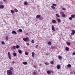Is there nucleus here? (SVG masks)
<instances>
[{
    "mask_svg": "<svg viewBox=\"0 0 75 75\" xmlns=\"http://www.w3.org/2000/svg\"><path fill=\"white\" fill-rule=\"evenodd\" d=\"M66 50L67 51H68L69 50V49L68 47H66Z\"/></svg>",
    "mask_w": 75,
    "mask_h": 75,
    "instance_id": "obj_19",
    "label": "nucleus"
},
{
    "mask_svg": "<svg viewBox=\"0 0 75 75\" xmlns=\"http://www.w3.org/2000/svg\"><path fill=\"white\" fill-rule=\"evenodd\" d=\"M50 63L52 65V64H54V62L51 61L50 62Z\"/></svg>",
    "mask_w": 75,
    "mask_h": 75,
    "instance_id": "obj_41",
    "label": "nucleus"
},
{
    "mask_svg": "<svg viewBox=\"0 0 75 75\" xmlns=\"http://www.w3.org/2000/svg\"><path fill=\"white\" fill-rule=\"evenodd\" d=\"M26 45L28 46L30 45V44L29 43H26Z\"/></svg>",
    "mask_w": 75,
    "mask_h": 75,
    "instance_id": "obj_43",
    "label": "nucleus"
},
{
    "mask_svg": "<svg viewBox=\"0 0 75 75\" xmlns=\"http://www.w3.org/2000/svg\"><path fill=\"white\" fill-rule=\"evenodd\" d=\"M41 17V15H38L36 16V18H40V17Z\"/></svg>",
    "mask_w": 75,
    "mask_h": 75,
    "instance_id": "obj_10",
    "label": "nucleus"
},
{
    "mask_svg": "<svg viewBox=\"0 0 75 75\" xmlns=\"http://www.w3.org/2000/svg\"><path fill=\"white\" fill-rule=\"evenodd\" d=\"M23 40L24 41H29L30 40V39L28 38V37H26V38H23Z\"/></svg>",
    "mask_w": 75,
    "mask_h": 75,
    "instance_id": "obj_4",
    "label": "nucleus"
},
{
    "mask_svg": "<svg viewBox=\"0 0 75 75\" xmlns=\"http://www.w3.org/2000/svg\"><path fill=\"white\" fill-rule=\"evenodd\" d=\"M31 43H34V40H32L31 41Z\"/></svg>",
    "mask_w": 75,
    "mask_h": 75,
    "instance_id": "obj_42",
    "label": "nucleus"
},
{
    "mask_svg": "<svg viewBox=\"0 0 75 75\" xmlns=\"http://www.w3.org/2000/svg\"><path fill=\"white\" fill-rule=\"evenodd\" d=\"M52 29L53 31H55V27H54V26L52 25Z\"/></svg>",
    "mask_w": 75,
    "mask_h": 75,
    "instance_id": "obj_6",
    "label": "nucleus"
},
{
    "mask_svg": "<svg viewBox=\"0 0 75 75\" xmlns=\"http://www.w3.org/2000/svg\"><path fill=\"white\" fill-rule=\"evenodd\" d=\"M15 63V62H14V61H13L12 62V64H14Z\"/></svg>",
    "mask_w": 75,
    "mask_h": 75,
    "instance_id": "obj_50",
    "label": "nucleus"
},
{
    "mask_svg": "<svg viewBox=\"0 0 75 75\" xmlns=\"http://www.w3.org/2000/svg\"><path fill=\"white\" fill-rule=\"evenodd\" d=\"M69 20H72V18L71 17H70L69 18Z\"/></svg>",
    "mask_w": 75,
    "mask_h": 75,
    "instance_id": "obj_36",
    "label": "nucleus"
},
{
    "mask_svg": "<svg viewBox=\"0 0 75 75\" xmlns=\"http://www.w3.org/2000/svg\"><path fill=\"white\" fill-rule=\"evenodd\" d=\"M13 55L14 57H16L17 56V53H14L13 54Z\"/></svg>",
    "mask_w": 75,
    "mask_h": 75,
    "instance_id": "obj_23",
    "label": "nucleus"
},
{
    "mask_svg": "<svg viewBox=\"0 0 75 75\" xmlns=\"http://www.w3.org/2000/svg\"><path fill=\"white\" fill-rule=\"evenodd\" d=\"M45 65H49V64L47 62H46L45 63Z\"/></svg>",
    "mask_w": 75,
    "mask_h": 75,
    "instance_id": "obj_37",
    "label": "nucleus"
},
{
    "mask_svg": "<svg viewBox=\"0 0 75 75\" xmlns=\"http://www.w3.org/2000/svg\"><path fill=\"white\" fill-rule=\"evenodd\" d=\"M47 44H48V45H51V42L50 41H49L47 42Z\"/></svg>",
    "mask_w": 75,
    "mask_h": 75,
    "instance_id": "obj_18",
    "label": "nucleus"
},
{
    "mask_svg": "<svg viewBox=\"0 0 75 75\" xmlns=\"http://www.w3.org/2000/svg\"><path fill=\"white\" fill-rule=\"evenodd\" d=\"M33 67H34V68H36V66H34Z\"/></svg>",
    "mask_w": 75,
    "mask_h": 75,
    "instance_id": "obj_52",
    "label": "nucleus"
},
{
    "mask_svg": "<svg viewBox=\"0 0 75 75\" xmlns=\"http://www.w3.org/2000/svg\"><path fill=\"white\" fill-rule=\"evenodd\" d=\"M22 30H21V29H19V30H18V31L19 32H22Z\"/></svg>",
    "mask_w": 75,
    "mask_h": 75,
    "instance_id": "obj_38",
    "label": "nucleus"
},
{
    "mask_svg": "<svg viewBox=\"0 0 75 75\" xmlns=\"http://www.w3.org/2000/svg\"><path fill=\"white\" fill-rule=\"evenodd\" d=\"M33 8H35V7H34Z\"/></svg>",
    "mask_w": 75,
    "mask_h": 75,
    "instance_id": "obj_55",
    "label": "nucleus"
},
{
    "mask_svg": "<svg viewBox=\"0 0 75 75\" xmlns=\"http://www.w3.org/2000/svg\"><path fill=\"white\" fill-rule=\"evenodd\" d=\"M74 74H75V72L74 73Z\"/></svg>",
    "mask_w": 75,
    "mask_h": 75,
    "instance_id": "obj_57",
    "label": "nucleus"
},
{
    "mask_svg": "<svg viewBox=\"0 0 75 75\" xmlns=\"http://www.w3.org/2000/svg\"><path fill=\"white\" fill-rule=\"evenodd\" d=\"M37 73L35 71H34L33 73V74L34 75H37Z\"/></svg>",
    "mask_w": 75,
    "mask_h": 75,
    "instance_id": "obj_30",
    "label": "nucleus"
},
{
    "mask_svg": "<svg viewBox=\"0 0 75 75\" xmlns=\"http://www.w3.org/2000/svg\"><path fill=\"white\" fill-rule=\"evenodd\" d=\"M1 43L2 44H3L4 45V44H5V43L4 42V41L2 42Z\"/></svg>",
    "mask_w": 75,
    "mask_h": 75,
    "instance_id": "obj_39",
    "label": "nucleus"
},
{
    "mask_svg": "<svg viewBox=\"0 0 75 75\" xmlns=\"http://www.w3.org/2000/svg\"><path fill=\"white\" fill-rule=\"evenodd\" d=\"M3 0V1H4L5 3H6V2H7L6 0Z\"/></svg>",
    "mask_w": 75,
    "mask_h": 75,
    "instance_id": "obj_46",
    "label": "nucleus"
},
{
    "mask_svg": "<svg viewBox=\"0 0 75 75\" xmlns=\"http://www.w3.org/2000/svg\"><path fill=\"white\" fill-rule=\"evenodd\" d=\"M51 7L52 8L53 10H54V9L55 8V7L53 6H51Z\"/></svg>",
    "mask_w": 75,
    "mask_h": 75,
    "instance_id": "obj_28",
    "label": "nucleus"
},
{
    "mask_svg": "<svg viewBox=\"0 0 75 75\" xmlns=\"http://www.w3.org/2000/svg\"><path fill=\"white\" fill-rule=\"evenodd\" d=\"M24 4L25 6H27L28 4V2L27 1H25Z\"/></svg>",
    "mask_w": 75,
    "mask_h": 75,
    "instance_id": "obj_11",
    "label": "nucleus"
},
{
    "mask_svg": "<svg viewBox=\"0 0 75 75\" xmlns=\"http://www.w3.org/2000/svg\"><path fill=\"white\" fill-rule=\"evenodd\" d=\"M71 39H72V37H71Z\"/></svg>",
    "mask_w": 75,
    "mask_h": 75,
    "instance_id": "obj_56",
    "label": "nucleus"
},
{
    "mask_svg": "<svg viewBox=\"0 0 75 75\" xmlns=\"http://www.w3.org/2000/svg\"><path fill=\"white\" fill-rule=\"evenodd\" d=\"M7 73L8 75H11L12 74V71L10 70H8L7 71Z\"/></svg>",
    "mask_w": 75,
    "mask_h": 75,
    "instance_id": "obj_1",
    "label": "nucleus"
},
{
    "mask_svg": "<svg viewBox=\"0 0 75 75\" xmlns=\"http://www.w3.org/2000/svg\"><path fill=\"white\" fill-rule=\"evenodd\" d=\"M20 47H19V46L18 45H17L16 47V48H17V49H18Z\"/></svg>",
    "mask_w": 75,
    "mask_h": 75,
    "instance_id": "obj_33",
    "label": "nucleus"
},
{
    "mask_svg": "<svg viewBox=\"0 0 75 75\" xmlns=\"http://www.w3.org/2000/svg\"><path fill=\"white\" fill-rule=\"evenodd\" d=\"M8 58L9 59L11 60V54L9 52H8Z\"/></svg>",
    "mask_w": 75,
    "mask_h": 75,
    "instance_id": "obj_2",
    "label": "nucleus"
},
{
    "mask_svg": "<svg viewBox=\"0 0 75 75\" xmlns=\"http://www.w3.org/2000/svg\"><path fill=\"white\" fill-rule=\"evenodd\" d=\"M56 16L57 17H60V16H59V15L58 14H56Z\"/></svg>",
    "mask_w": 75,
    "mask_h": 75,
    "instance_id": "obj_32",
    "label": "nucleus"
},
{
    "mask_svg": "<svg viewBox=\"0 0 75 75\" xmlns=\"http://www.w3.org/2000/svg\"><path fill=\"white\" fill-rule=\"evenodd\" d=\"M57 68L58 69H59L61 68V66H60V65H58L57 66Z\"/></svg>",
    "mask_w": 75,
    "mask_h": 75,
    "instance_id": "obj_7",
    "label": "nucleus"
},
{
    "mask_svg": "<svg viewBox=\"0 0 75 75\" xmlns=\"http://www.w3.org/2000/svg\"><path fill=\"white\" fill-rule=\"evenodd\" d=\"M47 74H51V71H50V70H48L47 72Z\"/></svg>",
    "mask_w": 75,
    "mask_h": 75,
    "instance_id": "obj_20",
    "label": "nucleus"
},
{
    "mask_svg": "<svg viewBox=\"0 0 75 75\" xmlns=\"http://www.w3.org/2000/svg\"><path fill=\"white\" fill-rule=\"evenodd\" d=\"M52 6H57V5L55 4H53Z\"/></svg>",
    "mask_w": 75,
    "mask_h": 75,
    "instance_id": "obj_35",
    "label": "nucleus"
},
{
    "mask_svg": "<svg viewBox=\"0 0 75 75\" xmlns=\"http://www.w3.org/2000/svg\"><path fill=\"white\" fill-rule=\"evenodd\" d=\"M4 5L0 6V8H4Z\"/></svg>",
    "mask_w": 75,
    "mask_h": 75,
    "instance_id": "obj_14",
    "label": "nucleus"
},
{
    "mask_svg": "<svg viewBox=\"0 0 75 75\" xmlns=\"http://www.w3.org/2000/svg\"><path fill=\"white\" fill-rule=\"evenodd\" d=\"M62 10L65 11V10L66 9H65V8H63L62 9Z\"/></svg>",
    "mask_w": 75,
    "mask_h": 75,
    "instance_id": "obj_48",
    "label": "nucleus"
},
{
    "mask_svg": "<svg viewBox=\"0 0 75 75\" xmlns=\"http://www.w3.org/2000/svg\"><path fill=\"white\" fill-rule=\"evenodd\" d=\"M60 13L63 17H65V16H66L65 15V14L64 13H63V12H60Z\"/></svg>",
    "mask_w": 75,
    "mask_h": 75,
    "instance_id": "obj_3",
    "label": "nucleus"
},
{
    "mask_svg": "<svg viewBox=\"0 0 75 75\" xmlns=\"http://www.w3.org/2000/svg\"><path fill=\"white\" fill-rule=\"evenodd\" d=\"M23 64L24 65H27V62H23Z\"/></svg>",
    "mask_w": 75,
    "mask_h": 75,
    "instance_id": "obj_17",
    "label": "nucleus"
},
{
    "mask_svg": "<svg viewBox=\"0 0 75 75\" xmlns=\"http://www.w3.org/2000/svg\"><path fill=\"white\" fill-rule=\"evenodd\" d=\"M71 18H74L75 17V14H72L71 15Z\"/></svg>",
    "mask_w": 75,
    "mask_h": 75,
    "instance_id": "obj_13",
    "label": "nucleus"
},
{
    "mask_svg": "<svg viewBox=\"0 0 75 75\" xmlns=\"http://www.w3.org/2000/svg\"><path fill=\"white\" fill-rule=\"evenodd\" d=\"M9 69H10V71H13V69H14V68L13 67H11Z\"/></svg>",
    "mask_w": 75,
    "mask_h": 75,
    "instance_id": "obj_16",
    "label": "nucleus"
},
{
    "mask_svg": "<svg viewBox=\"0 0 75 75\" xmlns=\"http://www.w3.org/2000/svg\"><path fill=\"white\" fill-rule=\"evenodd\" d=\"M73 55H75V52H73Z\"/></svg>",
    "mask_w": 75,
    "mask_h": 75,
    "instance_id": "obj_51",
    "label": "nucleus"
},
{
    "mask_svg": "<svg viewBox=\"0 0 75 75\" xmlns=\"http://www.w3.org/2000/svg\"><path fill=\"white\" fill-rule=\"evenodd\" d=\"M57 21L58 23H61V20H60L58 18Z\"/></svg>",
    "mask_w": 75,
    "mask_h": 75,
    "instance_id": "obj_27",
    "label": "nucleus"
},
{
    "mask_svg": "<svg viewBox=\"0 0 75 75\" xmlns=\"http://www.w3.org/2000/svg\"><path fill=\"white\" fill-rule=\"evenodd\" d=\"M25 54L26 55H28V52H25Z\"/></svg>",
    "mask_w": 75,
    "mask_h": 75,
    "instance_id": "obj_29",
    "label": "nucleus"
},
{
    "mask_svg": "<svg viewBox=\"0 0 75 75\" xmlns=\"http://www.w3.org/2000/svg\"><path fill=\"white\" fill-rule=\"evenodd\" d=\"M40 18L41 20H42V17L41 16Z\"/></svg>",
    "mask_w": 75,
    "mask_h": 75,
    "instance_id": "obj_47",
    "label": "nucleus"
},
{
    "mask_svg": "<svg viewBox=\"0 0 75 75\" xmlns=\"http://www.w3.org/2000/svg\"><path fill=\"white\" fill-rule=\"evenodd\" d=\"M18 52L19 53L21 54L23 53V52H22V51L21 50H18Z\"/></svg>",
    "mask_w": 75,
    "mask_h": 75,
    "instance_id": "obj_12",
    "label": "nucleus"
},
{
    "mask_svg": "<svg viewBox=\"0 0 75 75\" xmlns=\"http://www.w3.org/2000/svg\"><path fill=\"white\" fill-rule=\"evenodd\" d=\"M0 4L1 5L3 4V3L1 2H0Z\"/></svg>",
    "mask_w": 75,
    "mask_h": 75,
    "instance_id": "obj_44",
    "label": "nucleus"
},
{
    "mask_svg": "<svg viewBox=\"0 0 75 75\" xmlns=\"http://www.w3.org/2000/svg\"><path fill=\"white\" fill-rule=\"evenodd\" d=\"M38 45H37L35 46L36 48H38Z\"/></svg>",
    "mask_w": 75,
    "mask_h": 75,
    "instance_id": "obj_45",
    "label": "nucleus"
},
{
    "mask_svg": "<svg viewBox=\"0 0 75 75\" xmlns=\"http://www.w3.org/2000/svg\"><path fill=\"white\" fill-rule=\"evenodd\" d=\"M6 40H8V36H6Z\"/></svg>",
    "mask_w": 75,
    "mask_h": 75,
    "instance_id": "obj_34",
    "label": "nucleus"
},
{
    "mask_svg": "<svg viewBox=\"0 0 75 75\" xmlns=\"http://www.w3.org/2000/svg\"><path fill=\"white\" fill-rule=\"evenodd\" d=\"M12 34H17V33H16V32L15 31H13L12 32Z\"/></svg>",
    "mask_w": 75,
    "mask_h": 75,
    "instance_id": "obj_15",
    "label": "nucleus"
},
{
    "mask_svg": "<svg viewBox=\"0 0 75 75\" xmlns=\"http://www.w3.org/2000/svg\"><path fill=\"white\" fill-rule=\"evenodd\" d=\"M67 67H68V68H71V65L70 64H69L67 65Z\"/></svg>",
    "mask_w": 75,
    "mask_h": 75,
    "instance_id": "obj_25",
    "label": "nucleus"
},
{
    "mask_svg": "<svg viewBox=\"0 0 75 75\" xmlns=\"http://www.w3.org/2000/svg\"><path fill=\"white\" fill-rule=\"evenodd\" d=\"M67 44L68 45H71V43L70 42H67Z\"/></svg>",
    "mask_w": 75,
    "mask_h": 75,
    "instance_id": "obj_26",
    "label": "nucleus"
},
{
    "mask_svg": "<svg viewBox=\"0 0 75 75\" xmlns=\"http://www.w3.org/2000/svg\"><path fill=\"white\" fill-rule=\"evenodd\" d=\"M51 48L52 49H54V48H55V47H54L53 46H52L51 47Z\"/></svg>",
    "mask_w": 75,
    "mask_h": 75,
    "instance_id": "obj_40",
    "label": "nucleus"
},
{
    "mask_svg": "<svg viewBox=\"0 0 75 75\" xmlns=\"http://www.w3.org/2000/svg\"><path fill=\"white\" fill-rule=\"evenodd\" d=\"M39 66H41V64H39Z\"/></svg>",
    "mask_w": 75,
    "mask_h": 75,
    "instance_id": "obj_53",
    "label": "nucleus"
},
{
    "mask_svg": "<svg viewBox=\"0 0 75 75\" xmlns=\"http://www.w3.org/2000/svg\"><path fill=\"white\" fill-rule=\"evenodd\" d=\"M26 35H28V33H27Z\"/></svg>",
    "mask_w": 75,
    "mask_h": 75,
    "instance_id": "obj_54",
    "label": "nucleus"
},
{
    "mask_svg": "<svg viewBox=\"0 0 75 75\" xmlns=\"http://www.w3.org/2000/svg\"><path fill=\"white\" fill-rule=\"evenodd\" d=\"M51 72L52 74H54V71H51Z\"/></svg>",
    "mask_w": 75,
    "mask_h": 75,
    "instance_id": "obj_49",
    "label": "nucleus"
},
{
    "mask_svg": "<svg viewBox=\"0 0 75 75\" xmlns=\"http://www.w3.org/2000/svg\"><path fill=\"white\" fill-rule=\"evenodd\" d=\"M11 12L12 14H13L14 13V11L13 10H11Z\"/></svg>",
    "mask_w": 75,
    "mask_h": 75,
    "instance_id": "obj_21",
    "label": "nucleus"
},
{
    "mask_svg": "<svg viewBox=\"0 0 75 75\" xmlns=\"http://www.w3.org/2000/svg\"><path fill=\"white\" fill-rule=\"evenodd\" d=\"M58 58H59V59H61L62 58V57L60 56H58Z\"/></svg>",
    "mask_w": 75,
    "mask_h": 75,
    "instance_id": "obj_24",
    "label": "nucleus"
},
{
    "mask_svg": "<svg viewBox=\"0 0 75 75\" xmlns=\"http://www.w3.org/2000/svg\"><path fill=\"white\" fill-rule=\"evenodd\" d=\"M52 22L53 23H54L55 24L57 23V21H56L55 20H53L52 21Z\"/></svg>",
    "mask_w": 75,
    "mask_h": 75,
    "instance_id": "obj_9",
    "label": "nucleus"
},
{
    "mask_svg": "<svg viewBox=\"0 0 75 75\" xmlns=\"http://www.w3.org/2000/svg\"><path fill=\"white\" fill-rule=\"evenodd\" d=\"M16 46H13L12 48L11 49H16Z\"/></svg>",
    "mask_w": 75,
    "mask_h": 75,
    "instance_id": "obj_31",
    "label": "nucleus"
},
{
    "mask_svg": "<svg viewBox=\"0 0 75 75\" xmlns=\"http://www.w3.org/2000/svg\"><path fill=\"white\" fill-rule=\"evenodd\" d=\"M14 10L16 13H17L18 12V10L16 8L14 9Z\"/></svg>",
    "mask_w": 75,
    "mask_h": 75,
    "instance_id": "obj_22",
    "label": "nucleus"
},
{
    "mask_svg": "<svg viewBox=\"0 0 75 75\" xmlns=\"http://www.w3.org/2000/svg\"><path fill=\"white\" fill-rule=\"evenodd\" d=\"M71 31H72V32L71 33V35H74L75 34V31L74 30H71Z\"/></svg>",
    "mask_w": 75,
    "mask_h": 75,
    "instance_id": "obj_5",
    "label": "nucleus"
},
{
    "mask_svg": "<svg viewBox=\"0 0 75 75\" xmlns=\"http://www.w3.org/2000/svg\"><path fill=\"white\" fill-rule=\"evenodd\" d=\"M35 55V53L34 52H32V56L33 58H34V55Z\"/></svg>",
    "mask_w": 75,
    "mask_h": 75,
    "instance_id": "obj_8",
    "label": "nucleus"
}]
</instances>
